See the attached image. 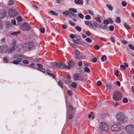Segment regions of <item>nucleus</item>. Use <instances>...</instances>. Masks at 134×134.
<instances>
[{
  "label": "nucleus",
  "mask_w": 134,
  "mask_h": 134,
  "mask_svg": "<svg viewBox=\"0 0 134 134\" xmlns=\"http://www.w3.org/2000/svg\"><path fill=\"white\" fill-rule=\"evenodd\" d=\"M116 121L118 123H124L127 121V119L122 112L118 113L116 115Z\"/></svg>",
  "instance_id": "nucleus-1"
},
{
  "label": "nucleus",
  "mask_w": 134,
  "mask_h": 134,
  "mask_svg": "<svg viewBox=\"0 0 134 134\" xmlns=\"http://www.w3.org/2000/svg\"><path fill=\"white\" fill-rule=\"evenodd\" d=\"M34 44L31 42L25 43L23 46V49L25 51H30L34 48Z\"/></svg>",
  "instance_id": "nucleus-2"
},
{
  "label": "nucleus",
  "mask_w": 134,
  "mask_h": 134,
  "mask_svg": "<svg viewBox=\"0 0 134 134\" xmlns=\"http://www.w3.org/2000/svg\"><path fill=\"white\" fill-rule=\"evenodd\" d=\"M8 13L10 17L12 18H14L18 15L17 11L15 9L12 8L9 9Z\"/></svg>",
  "instance_id": "nucleus-3"
},
{
  "label": "nucleus",
  "mask_w": 134,
  "mask_h": 134,
  "mask_svg": "<svg viewBox=\"0 0 134 134\" xmlns=\"http://www.w3.org/2000/svg\"><path fill=\"white\" fill-rule=\"evenodd\" d=\"M122 94L120 91L115 92L113 95V98L114 100L118 101L122 97Z\"/></svg>",
  "instance_id": "nucleus-4"
},
{
  "label": "nucleus",
  "mask_w": 134,
  "mask_h": 134,
  "mask_svg": "<svg viewBox=\"0 0 134 134\" xmlns=\"http://www.w3.org/2000/svg\"><path fill=\"white\" fill-rule=\"evenodd\" d=\"M122 128V126L118 124H115L113 125L111 127V130L113 132L119 131Z\"/></svg>",
  "instance_id": "nucleus-5"
},
{
  "label": "nucleus",
  "mask_w": 134,
  "mask_h": 134,
  "mask_svg": "<svg viewBox=\"0 0 134 134\" xmlns=\"http://www.w3.org/2000/svg\"><path fill=\"white\" fill-rule=\"evenodd\" d=\"M99 129L102 131H105L108 130L109 129L108 125L104 122H101L99 124Z\"/></svg>",
  "instance_id": "nucleus-6"
},
{
  "label": "nucleus",
  "mask_w": 134,
  "mask_h": 134,
  "mask_svg": "<svg viewBox=\"0 0 134 134\" xmlns=\"http://www.w3.org/2000/svg\"><path fill=\"white\" fill-rule=\"evenodd\" d=\"M20 28L23 31H29L30 30L31 27L28 23H24L20 27Z\"/></svg>",
  "instance_id": "nucleus-7"
},
{
  "label": "nucleus",
  "mask_w": 134,
  "mask_h": 134,
  "mask_svg": "<svg viewBox=\"0 0 134 134\" xmlns=\"http://www.w3.org/2000/svg\"><path fill=\"white\" fill-rule=\"evenodd\" d=\"M125 130L127 132L134 134V126L129 125L126 127Z\"/></svg>",
  "instance_id": "nucleus-8"
},
{
  "label": "nucleus",
  "mask_w": 134,
  "mask_h": 134,
  "mask_svg": "<svg viewBox=\"0 0 134 134\" xmlns=\"http://www.w3.org/2000/svg\"><path fill=\"white\" fill-rule=\"evenodd\" d=\"M16 43V42L15 41H14L12 43V47H10L9 48H8V51H7V52H8V53H12L15 50Z\"/></svg>",
  "instance_id": "nucleus-9"
},
{
  "label": "nucleus",
  "mask_w": 134,
  "mask_h": 134,
  "mask_svg": "<svg viewBox=\"0 0 134 134\" xmlns=\"http://www.w3.org/2000/svg\"><path fill=\"white\" fill-rule=\"evenodd\" d=\"M8 47L6 44H4L0 46V53H5L7 52Z\"/></svg>",
  "instance_id": "nucleus-10"
},
{
  "label": "nucleus",
  "mask_w": 134,
  "mask_h": 134,
  "mask_svg": "<svg viewBox=\"0 0 134 134\" xmlns=\"http://www.w3.org/2000/svg\"><path fill=\"white\" fill-rule=\"evenodd\" d=\"M74 54L76 58L77 59L83 58L82 56L80 54L79 51L77 49H75L74 51Z\"/></svg>",
  "instance_id": "nucleus-11"
},
{
  "label": "nucleus",
  "mask_w": 134,
  "mask_h": 134,
  "mask_svg": "<svg viewBox=\"0 0 134 134\" xmlns=\"http://www.w3.org/2000/svg\"><path fill=\"white\" fill-rule=\"evenodd\" d=\"M6 15V12L4 9L0 10V18L3 19L5 17Z\"/></svg>",
  "instance_id": "nucleus-12"
},
{
  "label": "nucleus",
  "mask_w": 134,
  "mask_h": 134,
  "mask_svg": "<svg viewBox=\"0 0 134 134\" xmlns=\"http://www.w3.org/2000/svg\"><path fill=\"white\" fill-rule=\"evenodd\" d=\"M52 66V68L55 70H57L59 69V64L56 63L55 62H52L51 63Z\"/></svg>",
  "instance_id": "nucleus-13"
},
{
  "label": "nucleus",
  "mask_w": 134,
  "mask_h": 134,
  "mask_svg": "<svg viewBox=\"0 0 134 134\" xmlns=\"http://www.w3.org/2000/svg\"><path fill=\"white\" fill-rule=\"evenodd\" d=\"M66 106L67 107L66 116H67L70 113V111H69V110H70L71 111L72 110H73V108L72 106L70 105H69L68 107H67V105H66Z\"/></svg>",
  "instance_id": "nucleus-14"
},
{
  "label": "nucleus",
  "mask_w": 134,
  "mask_h": 134,
  "mask_svg": "<svg viewBox=\"0 0 134 134\" xmlns=\"http://www.w3.org/2000/svg\"><path fill=\"white\" fill-rule=\"evenodd\" d=\"M44 74L46 75L48 74L50 76H52L53 78H54V75L53 74L49 72V71L48 70H46L45 72H44Z\"/></svg>",
  "instance_id": "nucleus-15"
},
{
  "label": "nucleus",
  "mask_w": 134,
  "mask_h": 134,
  "mask_svg": "<svg viewBox=\"0 0 134 134\" xmlns=\"http://www.w3.org/2000/svg\"><path fill=\"white\" fill-rule=\"evenodd\" d=\"M68 69H70L71 67H72L74 66V62L72 61H70L68 63Z\"/></svg>",
  "instance_id": "nucleus-16"
},
{
  "label": "nucleus",
  "mask_w": 134,
  "mask_h": 134,
  "mask_svg": "<svg viewBox=\"0 0 134 134\" xmlns=\"http://www.w3.org/2000/svg\"><path fill=\"white\" fill-rule=\"evenodd\" d=\"M20 33L19 31L13 32L11 33V35L13 36H17V35Z\"/></svg>",
  "instance_id": "nucleus-17"
},
{
  "label": "nucleus",
  "mask_w": 134,
  "mask_h": 134,
  "mask_svg": "<svg viewBox=\"0 0 134 134\" xmlns=\"http://www.w3.org/2000/svg\"><path fill=\"white\" fill-rule=\"evenodd\" d=\"M75 3L78 4H83V1L82 0H75Z\"/></svg>",
  "instance_id": "nucleus-18"
},
{
  "label": "nucleus",
  "mask_w": 134,
  "mask_h": 134,
  "mask_svg": "<svg viewBox=\"0 0 134 134\" xmlns=\"http://www.w3.org/2000/svg\"><path fill=\"white\" fill-rule=\"evenodd\" d=\"M69 16L70 18H76L77 17V16L76 14L72 13H70Z\"/></svg>",
  "instance_id": "nucleus-19"
},
{
  "label": "nucleus",
  "mask_w": 134,
  "mask_h": 134,
  "mask_svg": "<svg viewBox=\"0 0 134 134\" xmlns=\"http://www.w3.org/2000/svg\"><path fill=\"white\" fill-rule=\"evenodd\" d=\"M100 29L102 28L104 29L107 30L108 29L107 26L105 25H104V24L102 23L100 25Z\"/></svg>",
  "instance_id": "nucleus-20"
},
{
  "label": "nucleus",
  "mask_w": 134,
  "mask_h": 134,
  "mask_svg": "<svg viewBox=\"0 0 134 134\" xmlns=\"http://www.w3.org/2000/svg\"><path fill=\"white\" fill-rule=\"evenodd\" d=\"M94 27L95 28H97L98 29H100V25H99L97 23H94Z\"/></svg>",
  "instance_id": "nucleus-21"
},
{
  "label": "nucleus",
  "mask_w": 134,
  "mask_h": 134,
  "mask_svg": "<svg viewBox=\"0 0 134 134\" xmlns=\"http://www.w3.org/2000/svg\"><path fill=\"white\" fill-rule=\"evenodd\" d=\"M79 74H76L74 75V80L75 81H77L78 79L79 78Z\"/></svg>",
  "instance_id": "nucleus-22"
},
{
  "label": "nucleus",
  "mask_w": 134,
  "mask_h": 134,
  "mask_svg": "<svg viewBox=\"0 0 134 134\" xmlns=\"http://www.w3.org/2000/svg\"><path fill=\"white\" fill-rule=\"evenodd\" d=\"M49 14H53L54 15L57 16L58 15V14L57 12H55L54 11L52 10H50L49 12Z\"/></svg>",
  "instance_id": "nucleus-23"
},
{
  "label": "nucleus",
  "mask_w": 134,
  "mask_h": 134,
  "mask_svg": "<svg viewBox=\"0 0 134 134\" xmlns=\"http://www.w3.org/2000/svg\"><path fill=\"white\" fill-rule=\"evenodd\" d=\"M101 59L102 61L104 62L107 59V57L105 55H103L101 58Z\"/></svg>",
  "instance_id": "nucleus-24"
},
{
  "label": "nucleus",
  "mask_w": 134,
  "mask_h": 134,
  "mask_svg": "<svg viewBox=\"0 0 134 134\" xmlns=\"http://www.w3.org/2000/svg\"><path fill=\"white\" fill-rule=\"evenodd\" d=\"M124 25L125 27L127 30L130 29V26L126 23H125L124 24Z\"/></svg>",
  "instance_id": "nucleus-25"
},
{
  "label": "nucleus",
  "mask_w": 134,
  "mask_h": 134,
  "mask_svg": "<svg viewBox=\"0 0 134 134\" xmlns=\"http://www.w3.org/2000/svg\"><path fill=\"white\" fill-rule=\"evenodd\" d=\"M77 85V84L75 82H72L71 84V86L72 87L74 88L76 87Z\"/></svg>",
  "instance_id": "nucleus-26"
},
{
  "label": "nucleus",
  "mask_w": 134,
  "mask_h": 134,
  "mask_svg": "<svg viewBox=\"0 0 134 134\" xmlns=\"http://www.w3.org/2000/svg\"><path fill=\"white\" fill-rule=\"evenodd\" d=\"M69 10L74 13H76L77 12V10L75 8H71L69 9Z\"/></svg>",
  "instance_id": "nucleus-27"
},
{
  "label": "nucleus",
  "mask_w": 134,
  "mask_h": 134,
  "mask_svg": "<svg viewBox=\"0 0 134 134\" xmlns=\"http://www.w3.org/2000/svg\"><path fill=\"white\" fill-rule=\"evenodd\" d=\"M59 69H62L63 68V64L61 63H59Z\"/></svg>",
  "instance_id": "nucleus-28"
},
{
  "label": "nucleus",
  "mask_w": 134,
  "mask_h": 134,
  "mask_svg": "<svg viewBox=\"0 0 134 134\" xmlns=\"http://www.w3.org/2000/svg\"><path fill=\"white\" fill-rule=\"evenodd\" d=\"M17 21L18 22H21L22 21V19H21V16H19L17 17L16 18Z\"/></svg>",
  "instance_id": "nucleus-29"
},
{
  "label": "nucleus",
  "mask_w": 134,
  "mask_h": 134,
  "mask_svg": "<svg viewBox=\"0 0 134 134\" xmlns=\"http://www.w3.org/2000/svg\"><path fill=\"white\" fill-rule=\"evenodd\" d=\"M106 6L110 10H112L113 8L111 5L109 4H106Z\"/></svg>",
  "instance_id": "nucleus-30"
},
{
  "label": "nucleus",
  "mask_w": 134,
  "mask_h": 134,
  "mask_svg": "<svg viewBox=\"0 0 134 134\" xmlns=\"http://www.w3.org/2000/svg\"><path fill=\"white\" fill-rule=\"evenodd\" d=\"M3 25V21L2 20H0V29H2Z\"/></svg>",
  "instance_id": "nucleus-31"
},
{
  "label": "nucleus",
  "mask_w": 134,
  "mask_h": 134,
  "mask_svg": "<svg viewBox=\"0 0 134 134\" xmlns=\"http://www.w3.org/2000/svg\"><path fill=\"white\" fill-rule=\"evenodd\" d=\"M63 83L60 80H59L58 82V84L62 88H63Z\"/></svg>",
  "instance_id": "nucleus-32"
},
{
  "label": "nucleus",
  "mask_w": 134,
  "mask_h": 134,
  "mask_svg": "<svg viewBox=\"0 0 134 134\" xmlns=\"http://www.w3.org/2000/svg\"><path fill=\"white\" fill-rule=\"evenodd\" d=\"M71 81L70 80H66L65 81V82L68 85H69L71 83Z\"/></svg>",
  "instance_id": "nucleus-33"
},
{
  "label": "nucleus",
  "mask_w": 134,
  "mask_h": 134,
  "mask_svg": "<svg viewBox=\"0 0 134 134\" xmlns=\"http://www.w3.org/2000/svg\"><path fill=\"white\" fill-rule=\"evenodd\" d=\"M84 69L85 71L87 72H89L90 71V69L87 67H85Z\"/></svg>",
  "instance_id": "nucleus-34"
},
{
  "label": "nucleus",
  "mask_w": 134,
  "mask_h": 134,
  "mask_svg": "<svg viewBox=\"0 0 134 134\" xmlns=\"http://www.w3.org/2000/svg\"><path fill=\"white\" fill-rule=\"evenodd\" d=\"M13 4V2L12 0H10L8 1V4L9 5H12Z\"/></svg>",
  "instance_id": "nucleus-35"
},
{
  "label": "nucleus",
  "mask_w": 134,
  "mask_h": 134,
  "mask_svg": "<svg viewBox=\"0 0 134 134\" xmlns=\"http://www.w3.org/2000/svg\"><path fill=\"white\" fill-rule=\"evenodd\" d=\"M12 63L18 65L19 64V62L17 60H14L13 61Z\"/></svg>",
  "instance_id": "nucleus-36"
},
{
  "label": "nucleus",
  "mask_w": 134,
  "mask_h": 134,
  "mask_svg": "<svg viewBox=\"0 0 134 134\" xmlns=\"http://www.w3.org/2000/svg\"><path fill=\"white\" fill-rule=\"evenodd\" d=\"M75 29L79 31H81V28L79 26H76L75 27Z\"/></svg>",
  "instance_id": "nucleus-37"
},
{
  "label": "nucleus",
  "mask_w": 134,
  "mask_h": 134,
  "mask_svg": "<svg viewBox=\"0 0 134 134\" xmlns=\"http://www.w3.org/2000/svg\"><path fill=\"white\" fill-rule=\"evenodd\" d=\"M103 23L105 25H108L109 23V21L107 20H105L103 21Z\"/></svg>",
  "instance_id": "nucleus-38"
},
{
  "label": "nucleus",
  "mask_w": 134,
  "mask_h": 134,
  "mask_svg": "<svg viewBox=\"0 0 134 134\" xmlns=\"http://www.w3.org/2000/svg\"><path fill=\"white\" fill-rule=\"evenodd\" d=\"M69 23L70 25L72 26H74L75 25V23L71 21H69Z\"/></svg>",
  "instance_id": "nucleus-39"
},
{
  "label": "nucleus",
  "mask_w": 134,
  "mask_h": 134,
  "mask_svg": "<svg viewBox=\"0 0 134 134\" xmlns=\"http://www.w3.org/2000/svg\"><path fill=\"white\" fill-rule=\"evenodd\" d=\"M85 18L86 20H90L91 19V17L88 15H87L85 16Z\"/></svg>",
  "instance_id": "nucleus-40"
},
{
  "label": "nucleus",
  "mask_w": 134,
  "mask_h": 134,
  "mask_svg": "<svg viewBox=\"0 0 134 134\" xmlns=\"http://www.w3.org/2000/svg\"><path fill=\"white\" fill-rule=\"evenodd\" d=\"M67 94H68L69 95V96H71L72 95V91H70V90H69L68 91H67Z\"/></svg>",
  "instance_id": "nucleus-41"
},
{
  "label": "nucleus",
  "mask_w": 134,
  "mask_h": 134,
  "mask_svg": "<svg viewBox=\"0 0 134 134\" xmlns=\"http://www.w3.org/2000/svg\"><path fill=\"white\" fill-rule=\"evenodd\" d=\"M116 21L118 23H120L121 21L120 18L119 17H117L116 19Z\"/></svg>",
  "instance_id": "nucleus-42"
},
{
  "label": "nucleus",
  "mask_w": 134,
  "mask_h": 134,
  "mask_svg": "<svg viewBox=\"0 0 134 134\" xmlns=\"http://www.w3.org/2000/svg\"><path fill=\"white\" fill-rule=\"evenodd\" d=\"M63 14H65L66 15H68L69 14V12L68 11L66 10L63 12Z\"/></svg>",
  "instance_id": "nucleus-43"
},
{
  "label": "nucleus",
  "mask_w": 134,
  "mask_h": 134,
  "mask_svg": "<svg viewBox=\"0 0 134 134\" xmlns=\"http://www.w3.org/2000/svg\"><path fill=\"white\" fill-rule=\"evenodd\" d=\"M8 59L6 57H5L3 58V60L4 62L6 63H7L8 62Z\"/></svg>",
  "instance_id": "nucleus-44"
},
{
  "label": "nucleus",
  "mask_w": 134,
  "mask_h": 134,
  "mask_svg": "<svg viewBox=\"0 0 134 134\" xmlns=\"http://www.w3.org/2000/svg\"><path fill=\"white\" fill-rule=\"evenodd\" d=\"M78 16L81 19H82L84 18V15L81 13H79L78 14Z\"/></svg>",
  "instance_id": "nucleus-45"
},
{
  "label": "nucleus",
  "mask_w": 134,
  "mask_h": 134,
  "mask_svg": "<svg viewBox=\"0 0 134 134\" xmlns=\"http://www.w3.org/2000/svg\"><path fill=\"white\" fill-rule=\"evenodd\" d=\"M14 57L15 58H17L21 57V56L20 54H15L14 56Z\"/></svg>",
  "instance_id": "nucleus-46"
},
{
  "label": "nucleus",
  "mask_w": 134,
  "mask_h": 134,
  "mask_svg": "<svg viewBox=\"0 0 134 134\" xmlns=\"http://www.w3.org/2000/svg\"><path fill=\"white\" fill-rule=\"evenodd\" d=\"M78 79L80 81H83L84 80V78L82 76H79Z\"/></svg>",
  "instance_id": "nucleus-47"
},
{
  "label": "nucleus",
  "mask_w": 134,
  "mask_h": 134,
  "mask_svg": "<svg viewBox=\"0 0 134 134\" xmlns=\"http://www.w3.org/2000/svg\"><path fill=\"white\" fill-rule=\"evenodd\" d=\"M121 4L122 6L124 7H125L126 5V3L125 1H122Z\"/></svg>",
  "instance_id": "nucleus-48"
},
{
  "label": "nucleus",
  "mask_w": 134,
  "mask_h": 134,
  "mask_svg": "<svg viewBox=\"0 0 134 134\" xmlns=\"http://www.w3.org/2000/svg\"><path fill=\"white\" fill-rule=\"evenodd\" d=\"M95 20L99 23H100L101 21L99 17L96 18Z\"/></svg>",
  "instance_id": "nucleus-49"
},
{
  "label": "nucleus",
  "mask_w": 134,
  "mask_h": 134,
  "mask_svg": "<svg viewBox=\"0 0 134 134\" xmlns=\"http://www.w3.org/2000/svg\"><path fill=\"white\" fill-rule=\"evenodd\" d=\"M109 29L110 31H113L114 29V27L113 26H110L109 27Z\"/></svg>",
  "instance_id": "nucleus-50"
},
{
  "label": "nucleus",
  "mask_w": 134,
  "mask_h": 134,
  "mask_svg": "<svg viewBox=\"0 0 134 134\" xmlns=\"http://www.w3.org/2000/svg\"><path fill=\"white\" fill-rule=\"evenodd\" d=\"M91 23V21H85V23L86 25L89 26L90 24Z\"/></svg>",
  "instance_id": "nucleus-51"
},
{
  "label": "nucleus",
  "mask_w": 134,
  "mask_h": 134,
  "mask_svg": "<svg viewBox=\"0 0 134 134\" xmlns=\"http://www.w3.org/2000/svg\"><path fill=\"white\" fill-rule=\"evenodd\" d=\"M89 26L91 28H94V25H93L91 21V23H90V24Z\"/></svg>",
  "instance_id": "nucleus-52"
},
{
  "label": "nucleus",
  "mask_w": 134,
  "mask_h": 134,
  "mask_svg": "<svg viewBox=\"0 0 134 134\" xmlns=\"http://www.w3.org/2000/svg\"><path fill=\"white\" fill-rule=\"evenodd\" d=\"M97 59L96 58L94 57L93 58L92 60V61L93 62L95 63L97 62Z\"/></svg>",
  "instance_id": "nucleus-53"
},
{
  "label": "nucleus",
  "mask_w": 134,
  "mask_h": 134,
  "mask_svg": "<svg viewBox=\"0 0 134 134\" xmlns=\"http://www.w3.org/2000/svg\"><path fill=\"white\" fill-rule=\"evenodd\" d=\"M37 70L43 72L44 73V72L46 71L44 69L42 68H41V69H38Z\"/></svg>",
  "instance_id": "nucleus-54"
},
{
  "label": "nucleus",
  "mask_w": 134,
  "mask_h": 134,
  "mask_svg": "<svg viewBox=\"0 0 134 134\" xmlns=\"http://www.w3.org/2000/svg\"><path fill=\"white\" fill-rule=\"evenodd\" d=\"M123 101L124 103H126L128 102V100L127 98H125L123 99Z\"/></svg>",
  "instance_id": "nucleus-55"
},
{
  "label": "nucleus",
  "mask_w": 134,
  "mask_h": 134,
  "mask_svg": "<svg viewBox=\"0 0 134 134\" xmlns=\"http://www.w3.org/2000/svg\"><path fill=\"white\" fill-rule=\"evenodd\" d=\"M100 38L102 41H103L104 42H105L106 41V38H102V37H100Z\"/></svg>",
  "instance_id": "nucleus-56"
},
{
  "label": "nucleus",
  "mask_w": 134,
  "mask_h": 134,
  "mask_svg": "<svg viewBox=\"0 0 134 134\" xmlns=\"http://www.w3.org/2000/svg\"><path fill=\"white\" fill-rule=\"evenodd\" d=\"M11 22L12 24L15 25H16V21L15 20H11Z\"/></svg>",
  "instance_id": "nucleus-57"
},
{
  "label": "nucleus",
  "mask_w": 134,
  "mask_h": 134,
  "mask_svg": "<svg viewBox=\"0 0 134 134\" xmlns=\"http://www.w3.org/2000/svg\"><path fill=\"white\" fill-rule=\"evenodd\" d=\"M23 63L24 64H27L29 63V62L27 60H23Z\"/></svg>",
  "instance_id": "nucleus-58"
},
{
  "label": "nucleus",
  "mask_w": 134,
  "mask_h": 134,
  "mask_svg": "<svg viewBox=\"0 0 134 134\" xmlns=\"http://www.w3.org/2000/svg\"><path fill=\"white\" fill-rule=\"evenodd\" d=\"M86 41L88 43H91L92 42V40L89 38H86L85 39Z\"/></svg>",
  "instance_id": "nucleus-59"
},
{
  "label": "nucleus",
  "mask_w": 134,
  "mask_h": 134,
  "mask_svg": "<svg viewBox=\"0 0 134 134\" xmlns=\"http://www.w3.org/2000/svg\"><path fill=\"white\" fill-rule=\"evenodd\" d=\"M94 48L96 50H99V46L97 45H96L94 46Z\"/></svg>",
  "instance_id": "nucleus-60"
},
{
  "label": "nucleus",
  "mask_w": 134,
  "mask_h": 134,
  "mask_svg": "<svg viewBox=\"0 0 134 134\" xmlns=\"http://www.w3.org/2000/svg\"><path fill=\"white\" fill-rule=\"evenodd\" d=\"M40 31L42 33H44L45 32V29L43 27L40 29Z\"/></svg>",
  "instance_id": "nucleus-61"
},
{
  "label": "nucleus",
  "mask_w": 134,
  "mask_h": 134,
  "mask_svg": "<svg viewBox=\"0 0 134 134\" xmlns=\"http://www.w3.org/2000/svg\"><path fill=\"white\" fill-rule=\"evenodd\" d=\"M129 46L131 49L132 50H134V47H133L132 45L130 44L129 45Z\"/></svg>",
  "instance_id": "nucleus-62"
},
{
  "label": "nucleus",
  "mask_w": 134,
  "mask_h": 134,
  "mask_svg": "<svg viewBox=\"0 0 134 134\" xmlns=\"http://www.w3.org/2000/svg\"><path fill=\"white\" fill-rule=\"evenodd\" d=\"M102 82L100 81H98L97 82V85L98 86H100L102 85Z\"/></svg>",
  "instance_id": "nucleus-63"
},
{
  "label": "nucleus",
  "mask_w": 134,
  "mask_h": 134,
  "mask_svg": "<svg viewBox=\"0 0 134 134\" xmlns=\"http://www.w3.org/2000/svg\"><path fill=\"white\" fill-rule=\"evenodd\" d=\"M62 27L63 29H65L67 28L68 26L64 24L62 25Z\"/></svg>",
  "instance_id": "nucleus-64"
}]
</instances>
